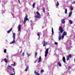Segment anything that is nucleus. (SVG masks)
Masks as SVG:
<instances>
[{
	"mask_svg": "<svg viewBox=\"0 0 75 75\" xmlns=\"http://www.w3.org/2000/svg\"><path fill=\"white\" fill-rule=\"evenodd\" d=\"M16 62H15L13 64V66H16Z\"/></svg>",
	"mask_w": 75,
	"mask_h": 75,
	"instance_id": "33",
	"label": "nucleus"
},
{
	"mask_svg": "<svg viewBox=\"0 0 75 75\" xmlns=\"http://www.w3.org/2000/svg\"><path fill=\"white\" fill-rule=\"evenodd\" d=\"M2 60H4V61L6 62V63H7V62H8V61L6 58L4 59H2Z\"/></svg>",
	"mask_w": 75,
	"mask_h": 75,
	"instance_id": "11",
	"label": "nucleus"
},
{
	"mask_svg": "<svg viewBox=\"0 0 75 75\" xmlns=\"http://www.w3.org/2000/svg\"><path fill=\"white\" fill-rule=\"evenodd\" d=\"M27 55H28V57H29V56H30V55L29 54H27Z\"/></svg>",
	"mask_w": 75,
	"mask_h": 75,
	"instance_id": "38",
	"label": "nucleus"
},
{
	"mask_svg": "<svg viewBox=\"0 0 75 75\" xmlns=\"http://www.w3.org/2000/svg\"><path fill=\"white\" fill-rule=\"evenodd\" d=\"M13 41L10 43V44H14L16 42V41H15V39H16V34L14 33H13Z\"/></svg>",
	"mask_w": 75,
	"mask_h": 75,
	"instance_id": "1",
	"label": "nucleus"
},
{
	"mask_svg": "<svg viewBox=\"0 0 75 75\" xmlns=\"http://www.w3.org/2000/svg\"><path fill=\"white\" fill-rule=\"evenodd\" d=\"M18 1H20V0H18Z\"/></svg>",
	"mask_w": 75,
	"mask_h": 75,
	"instance_id": "45",
	"label": "nucleus"
},
{
	"mask_svg": "<svg viewBox=\"0 0 75 75\" xmlns=\"http://www.w3.org/2000/svg\"><path fill=\"white\" fill-rule=\"evenodd\" d=\"M12 30H13V28H11L10 30L8 31L7 32V33H10L11 31H12Z\"/></svg>",
	"mask_w": 75,
	"mask_h": 75,
	"instance_id": "14",
	"label": "nucleus"
},
{
	"mask_svg": "<svg viewBox=\"0 0 75 75\" xmlns=\"http://www.w3.org/2000/svg\"><path fill=\"white\" fill-rule=\"evenodd\" d=\"M42 9H43V13H45V8L43 7L42 8Z\"/></svg>",
	"mask_w": 75,
	"mask_h": 75,
	"instance_id": "21",
	"label": "nucleus"
},
{
	"mask_svg": "<svg viewBox=\"0 0 75 75\" xmlns=\"http://www.w3.org/2000/svg\"><path fill=\"white\" fill-rule=\"evenodd\" d=\"M21 53L22 52V50H21V51H20Z\"/></svg>",
	"mask_w": 75,
	"mask_h": 75,
	"instance_id": "40",
	"label": "nucleus"
},
{
	"mask_svg": "<svg viewBox=\"0 0 75 75\" xmlns=\"http://www.w3.org/2000/svg\"><path fill=\"white\" fill-rule=\"evenodd\" d=\"M63 34L64 35H67V33L66 32H63Z\"/></svg>",
	"mask_w": 75,
	"mask_h": 75,
	"instance_id": "16",
	"label": "nucleus"
},
{
	"mask_svg": "<svg viewBox=\"0 0 75 75\" xmlns=\"http://www.w3.org/2000/svg\"><path fill=\"white\" fill-rule=\"evenodd\" d=\"M13 71H14V69L13 68Z\"/></svg>",
	"mask_w": 75,
	"mask_h": 75,
	"instance_id": "44",
	"label": "nucleus"
},
{
	"mask_svg": "<svg viewBox=\"0 0 75 75\" xmlns=\"http://www.w3.org/2000/svg\"><path fill=\"white\" fill-rule=\"evenodd\" d=\"M44 72V70L42 69L41 70V73H42V72Z\"/></svg>",
	"mask_w": 75,
	"mask_h": 75,
	"instance_id": "32",
	"label": "nucleus"
},
{
	"mask_svg": "<svg viewBox=\"0 0 75 75\" xmlns=\"http://www.w3.org/2000/svg\"><path fill=\"white\" fill-rule=\"evenodd\" d=\"M56 6H59V2H57V4L56 5Z\"/></svg>",
	"mask_w": 75,
	"mask_h": 75,
	"instance_id": "24",
	"label": "nucleus"
},
{
	"mask_svg": "<svg viewBox=\"0 0 75 75\" xmlns=\"http://www.w3.org/2000/svg\"><path fill=\"white\" fill-rule=\"evenodd\" d=\"M52 35H53V34H54V30H53V28H52Z\"/></svg>",
	"mask_w": 75,
	"mask_h": 75,
	"instance_id": "18",
	"label": "nucleus"
},
{
	"mask_svg": "<svg viewBox=\"0 0 75 75\" xmlns=\"http://www.w3.org/2000/svg\"><path fill=\"white\" fill-rule=\"evenodd\" d=\"M59 33V40L60 41L61 39V33Z\"/></svg>",
	"mask_w": 75,
	"mask_h": 75,
	"instance_id": "7",
	"label": "nucleus"
},
{
	"mask_svg": "<svg viewBox=\"0 0 75 75\" xmlns=\"http://www.w3.org/2000/svg\"><path fill=\"white\" fill-rule=\"evenodd\" d=\"M65 14H67V8H66L65 10Z\"/></svg>",
	"mask_w": 75,
	"mask_h": 75,
	"instance_id": "19",
	"label": "nucleus"
},
{
	"mask_svg": "<svg viewBox=\"0 0 75 75\" xmlns=\"http://www.w3.org/2000/svg\"><path fill=\"white\" fill-rule=\"evenodd\" d=\"M26 16L25 17V18H24V21L23 22V24H25V23L26 22V21H28V19L27 17H28V15H27V13L25 14Z\"/></svg>",
	"mask_w": 75,
	"mask_h": 75,
	"instance_id": "3",
	"label": "nucleus"
},
{
	"mask_svg": "<svg viewBox=\"0 0 75 75\" xmlns=\"http://www.w3.org/2000/svg\"><path fill=\"white\" fill-rule=\"evenodd\" d=\"M63 61L64 63L66 62V60H65V57H64L62 58Z\"/></svg>",
	"mask_w": 75,
	"mask_h": 75,
	"instance_id": "8",
	"label": "nucleus"
},
{
	"mask_svg": "<svg viewBox=\"0 0 75 75\" xmlns=\"http://www.w3.org/2000/svg\"><path fill=\"white\" fill-rule=\"evenodd\" d=\"M71 66H69L68 67V70H69V69H71Z\"/></svg>",
	"mask_w": 75,
	"mask_h": 75,
	"instance_id": "30",
	"label": "nucleus"
},
{
	"mask_svg": "<svg viewBox=\"0 0 75 75\" xmlns=\"http://www.w3.org/2000/svg\"><path fill=\"white\" fill-rule=\"evenodd\" d=\"M37 9H38V10H39V9L38 8H37Z\"/></svg>",
	"mask_w": 75,
	"mask_h": 75,
	"instance_id": "43",
	"label": "nucleus"
},
{
	"mask_svg": "<svg viewBox=\"0 0 75 75\" xmlns=\"http://www.w3.org/2000/svg\"><path fill=\"white\" fill-rule=\"evenodd\" d=\"M55 44V45H57V44H58V43L55 42L54 43Z\"/></svg>",
	"mask_w": 75,
	"mask_h": 75,
	"instance_id": "36",
	"label": "nucleus"
},
{
	"mask_svg": "<svg viewBox=\"0 0 75 75\" xmlns=\"http://www.w3.org/2000/svg\"><path fill=\"white\" fill-rule=\"evenodd\" d=\"M18 1L19 3H20V1Z\"/></svg>",
	"mask_w": 75,
	"mask_h": 75,
	"instance_id": "39",
	"label": "nucleus"
},
{
	"mask_svg": "<svg viewBox=\"0 0 75 75\" xmlns=\"http://www.w3.org/2000/svg\"><path fill=\"white\" fill-rule=\"evenodd\" d=\"M58 65L60 66L61 67L62 66V65H61V63L59 62H58Z\"/></svg>",
	"mask_w": 75,
	"mask_h": 75,
	"instance_id": "17",
	"label": "nucleus"
},
{
	"mask_svg": "<svg viewBox=\"0 0 75 75\" xmlns=\"http://www.w3.org/2000/svg\"><path fill=\"white\" fill-rule=\"evenodd\" d=\"M36 15L35 16V17L36 18H41V14L39 13V12L37 11L36 12Z\"/></svg>",
	"mask_w": 75,
	"mask_h": 75,
	"instance_id": "2",
	"label": "nucleus"
},
{
	"mask_svg": "<svg viewBox=\"0 0 75 75\" xmlns=\"http://www.w3.org/2000/svg\"><path fill=\"white\" fill-rule=\"evenodd\" d=\"M70 9L71 11H72L73 10V7L72 6H71L70 7Z\"/></svg>",
	"mask_w": 75,
	"mask_h": 75,
	"instance_id": "20",
	"label": "nucleus"
},
{
	"mask_svg": "<svg viewBox=\"0 0 75 75\" xmlns=\"http://www.w3.org/2000/svg\"><path fill=\"white\" fill-rule=\"evenodd\" d=\"M72 11H71L69 14V17H70L71 16V15H72Z\"/></svg>",
	"mask_w": 75,
	"mask_h": 75,
	"instance_id": "15",
	"label": "nucleus"
},
{
	"mask_svg": "<svg viewBox=\"0 0 75 75\" xmlns=\"http://www.w3.org/2000/svg\"><path fill=\"white\" fill-rule=\"evenodd\" d=\"M33 8H34V7H35V3H34L33 4Z\"/></svg>",
	"mask_w": 75,
	"mask_h": 75,
	"instance_id": "28",
	"label": "nucleus"
},
{
	"mask_svg": "<svg viewBox=\"0 0 75 75\" xmlns=\"http://www.w3.org/2000/svg\"><path fill=\"white\" fill-rule=\"evenodd\" d=\"M37 54H38L37 53H35V58H36V57H37Z\"/></svg>",
	"mask_w": 75,
	"mask_h": 75,
	"instance_id": "25",
	"label": "nucleus"
},
{
	"mask_svg": "<svg viewBox=\"0 0 75 75\" xmlns=\"http://www.w3.org/2000/svg\"><path fill=\"white\" fill-rule=\"evenodd\" d=\"M29 68V66H28V65H27V67L25 70V71H26V72H27V71L28 69Z\"/></svg>",
	"mask_w": 75,
	"mask_h": 75,
	"instance_id": "13",
	"label": "nucleus"
},
{
	"mask_svg": "<svg viewBox=\"0 0 75 75\" xmlns=\"http://www.w3.org/2000/svg\"><path fill=\"white\" fill-rule=\"evenodd\" d=\"M45 43H44V44H43V47H45Z\"/></svg>",
	"mask_w": 75,
	"mask_h": 75,
	"instance_id": "37",
	"label": "nucleus"
},
{
	"mask_svg": "<svg viewBox=\"0 0 75 75\" xmlns=\"http://www.w3.org/2000/svg\"><path fill=\"white\" fill-rule=\"evenodd\" d=\"M4 52L5 53H6V52H7V50L6 49H5L4 50Z\"/></svg>",
	"mask_w": 75,
	"mask_h": 75,
	"instance_id": "27",
	"label": "nucleus"
},
{
	"mask_svg": "<svg viewBox=\"0 0 75 75\" xmlns=\"http://www.w3.org/2000/svg\"><path fill=\"white\" fill-rule=\"evenodd\" d=\"M72 4H75V1H73V2L72 3Z\"/></svg>",
	"mask_w": 75,
	"mask_h": 75,
	"instance_id": "34",
	"label": "nucleus"
},
{
	"mask_svg": "<svg viewBox=\"0 0 75 75\" xmlns=\"http://www.w3.org/2000/svg\"><path fill=\"white\" fill-rule=\"evenodd\" d=\"M71 56H72V55H71V54H70L69 55V56H67V61H68V60L69 59V58H71Z\"/></svg>",
	"mask_w": 75,
	"mask_h": 75,
	"instance_id": "6",
	"label": "nucleus"
},
{
	"mask_svg": "<svg viewBox=\"0 0 75 75\" xmlns=\"http://www.w3.org/2000/svg\"><path fill=\"white\" fill-rule=\"evenodd\" d=\"M10 68H12V67H11V66H8V67L7 69H10Z\"/></svg>",
	"mask_w": 75,
	"mask_h": 75,
	"instance_id": "23",
	"label": "nucleus"
},
{
	"mask_svg": "<svg viewBox=\"0 0 75 75\" xmlns=\"http://www.w3.org/2000/svg\"><path fill=\"white\" fill-rule=\"evenodd\" d=\"M69 22L71 24H72V21H71V20H70L69 21Z\"/></svg>",
	"mask_w": 75,
	"mask_h": 75,
	"instance_id": "22",
	"label": "nucleus"
},
{
	"mask_svg": "<svg viewBox=\"0 0 75 75\" xmlns=\"http://www.w3.org/2000/svg\"><path fill=\"white\" fill-rule=\"evenodd\" d=\"M64 36H65V35H63H63L62 36V39H63V38H64Z\"/></svg>",
	"mask_w": 75,
	"mask_h": 75,
	"instance_id": "29",
	"label": "nucleus"
},
{
	"mask_svg": "<svg viewBox=\"0 0 75 75\" xmlns=\"http://www.w3.org/2000/svg\"><path fill=\"white\" fill-rule=\"evenodd\" d=\"M37 35L38 36V37H40V33H38Z\"/></svg>",
	"mask_w": 75,
	"mask_h": 75,
	"instance_id": "26",
	"label": "nucleus"
},
{
	"mask_svg": "<svg viewBox=\"0 0 75 75\" xmlns=\"http://www.w3.org/2000/svg\"><path fill=\"white\" fill-rule=\"evenodd\" d=\"M13 72L14 74H13V73H11V75H15V71H13Z\"/></svg>",
	"mask_w": 75,
	"mask_h": 75,
	"instance_id": "31",
	"label": "nucleus"
},
{
	"mask_svg": "<svg viewBox=\"0 0 75 75\" xmlns=\"http://www.w3.org/2000/svg\"><path fill=\"white\" fill-rule=\"evenodd\" d=\"M41 61V57H40L39 58V59L38 60V62H40Z\"/></svg>",
	"mask_w": 75,
	"mask_h": 75,
	"instance_id": "12",
	"label": "nucleus"
},
{
	"mask_svg": "<svg viewBox=\"0 0 75 75\" xmlns=\"http://www.w3.org/2000/svg\"><path fill=\"white\" fill-rule=\"evenodd\" d=\"M22 55H23V57H24V52L23 53Z\"/></svg>",
	"mask_w": 75,
	"mask_h": 75,
	"instance_id": "35",
	"label": "nucleus"
},
{
	"mask_svg": "<svg viewBox=\"0 0 75 75\" xmlns=\"http://www.w3.org/2000/svg\"><path fill=\"white\" fill-rule=\"evenodd\" d=\"M62 23V24H65V20L64 19H62L61 21Z\"/></svg>",
	"mask_w": 75,
	"mask_h": 75,
	"instance_id": "10",
	"label": "nucleus"
},
{
	"mask_svg": "<svg viewBox=\"0 0 75 75\" xmlns=\"http://www.w3.org/2000/svg\"><path fill=\"white\" fill-rule=\"evenodd\" d=\"M18 30L19 31H20L21 30V25H19L18 26Z\"/></svg>",
	"mask_w": 75,
	"mask_h": 75,
	"instance_id": "9",
	"label": "nucleus"
},
{
	"mask_svg": "<svg viewBox=\"0 0 75 75\" xmlns=\"http://www.w3.org/2000/svg\"><path fill=\"white\" fill-rule=\"evenodd\" d=\"M59 30L60 32L59 33H62L64 32V30L62 26H60L59 27Z\"/></svg>",
	"mask_w": 75,
	"mask_h": 75,
	"instance_id": "4",
	"label": "nucleus"
},
{
	"mask_svg": "<svg viewBox=\"0 0 75 75\" xmlns=\"http://www.w3.org/2000/svg\"><path fill=\"white\" fill-rule=\"evenodd\" d=\"M14 65V64H11V65H13V66H14V65Z\"/></svg>",
	"mask_w": 75,
	"mask_h": 75,
	"instance_id": "42",
	"label": "nucleus"
},
{
	"mask_svg": "<svg viewBox=\"0 0 75 75\" xmlns=\"http://www.w3.org/2000/svg\"><path fill=\"white\" fill-rule=\"evenodd\" d=\"M44 42L45 44V40L44 41Z\"/></svg>",
	"mask_w": 75,
	"mask_h": 75,
	"instance_id": "41",
	"label": "nucleus"
},
{
	"mask_svg": "<svg viewBox=\"0 0 75 75\" xmlns=\"http://www.w3.org/2000/svg\"><path fill=\"white\" fill-rule=\"evenodd\" d=\"M49 50V49L48 48H47L45 52V57H46L47 56V55H48V50Z\"/></svg>",
	"mask_w": 75,
	"mask_h": 75,
	"instance_id": "5",
	"label": "nucleus"
}]
</instances>
